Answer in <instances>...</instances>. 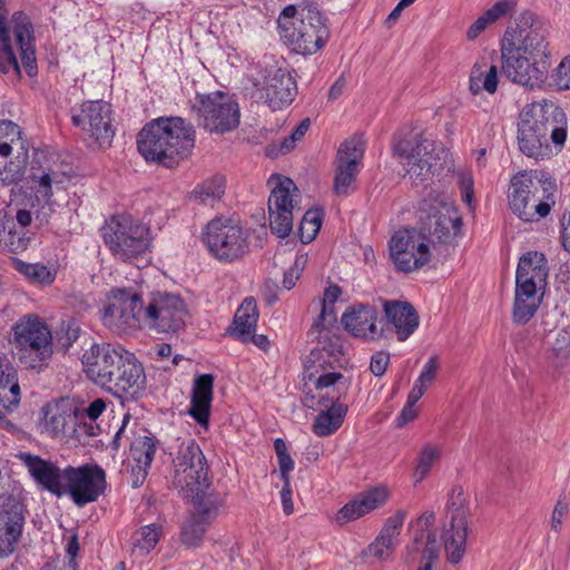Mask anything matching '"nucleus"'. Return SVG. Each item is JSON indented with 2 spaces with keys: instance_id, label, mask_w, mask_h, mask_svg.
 Wrapping results in <instances>:
<instances>
[{
  "instance_id": "obj_1",
  "label": "nucleus",
  "mask_w": 570,
  "mask_h": 570,
  "mask_svg": "<svg viewBox=\"0 0 570 570\" xmlns=\"http://www.w3.org/2000/svg\"><path fill=\"white\" fill-rule=\"evenodd\" d=\"M548 29L532 12L520 14L515 26L509 27L501 40V69L512 82L537 88L544 81L548 58Z\"/></svg>"
},
{
  "instance_id": "obj_2",
  "label": "nucleus",
  "mask_w": 570,
  "mask_h": 570,
  "mask_svg": "<svg viewBox=\"0 0 570 570\" xmlns=\"http://www.w3.org/2000/svg\"><path fill=\"white\" fill-rule=\"evenodd\" d=\"M568 119L564 111L552 101L542 100L525 105L518 122L520 151L535 160L552 155L550 140L562 148L568 136Z\"/></svg>"
},
{
  "instance_id": "obj_3",
  "label": "nucleus",
  "mask_w": 570,
  "mask_h": 570,
  "mask_svg": "<svg viewBox=\"0 0 570 570\" xmlns=\"http://www.w3.org/2000/svg\"><path fill=\"white\" fill-rule=\"evenodd\" d=\"M195 139L194 126L186 119L158 118L140 130L137 147L147 161L173 168L191 154Z\"/></svg>"
},
{
  "instance_id": "obj_4",
  "label": "nucleus",
  "mask_w": 570,
  "mask_h": 570,
  "mask_svg": "<svg viewBox=\"0 0 570 570\" xmlns=\"http://www.w3.org/2000/svg\"><path fill=\"white\" fill-rule=\"evenodd\" d=\"M277 22L284 42L301 55L317 52L330 37L326 19L313 8L297 11L295 6H287L283 9Z\"/></svg>"
},
{
  "instance_id": "obj_5",
  "label": "nucleus",
  "mask_w": 570,
  "mask_h": 570,
  "mask_svg": "<svg viewBox=\"0 0 570 570\" xmlns=\"http://www.w3.org/2000/svg\"><path fill=\"white\" fill-rule=\"evenodd\" d=\"M557 185L550 179H538L532 174L520 171L510 181L509 207L524 223H537L546 218L556 205Z\"/></svg>"
},
{
  "instance_id": "obj_6",
  "label": "nucleus",
  "mask_w": 570,
  "mask_h": 570,
  "mask_svg": "<svg viewBox=\"0 0 570 570\" xmlns=\"http://www.w3.org/2000/svg\"><path fill=\"white\" fill-rule=\"evenodd\" d=\"M101 237L111 255L121 262L144 255L150 246L149 228L129 215H115L107 219Z\"/></svg>"
},
{
  "instance_id": "obj_7",
  "label": "nucleus",
  "mask_w": 570,
  "mask_h": 570,
  "mask_svg": "<svg viewBox=\"0 0 570 570\" xmlns=\"http://www.w3.org/2000/svg\"><path fill=\"white\" fill-rule=\"evenodd\" d=\"M12 345L19 361L29 368H41L52 355V335L36 314L19 318L12 327Z\"/></svg>"
},
{
  "instance_id": "obj_8",
  "label": "nucleus",
  "mask_w": 570,
  "mask_h": 570,
  "mask_svg": "<svg viewBox=\"0 0 570 570\" xmlns=\"http://www.w3.org/2000/svg\"><path fill=\"white\" fill-rule=\"evenodd\" d=\"M202 242L210 255L223 263H232L249 250L247 232L238 223L223 216L206 224Z\"/></svg>"
},
{
  "instance_id": "obj_9",
  "label": "nucleus",
  "mask_w": 570,
  "mask_h": 570,
  "mask_svg": "<svg viewBox=\"0 0 570 570\" xmlns=\"http://www.w3.org/2000/svg\"><path fill=\"white\" fill-rule=\"evenodd\" d=\"M197 121L210 134H225L235 130L240 122L238 102L228 94L214 91L197 94L191 102Z\"/></svg>"
},
{
  "instance_id": "obj_10",
  "label": "nucleus",
  "mask_w": 570,
  "mask_h": 570,
  "mask_svg": "<svg viewBox=\"0 0 570 570\" xmlns=\"http://www.w3.org/2000/svg\"><path fill=\"white\" fill-rule=\"evenodd\" d=\"M145 305L141 295L134 288L115 287L107 295V303L101 309V321L112 332L144 324Z\"/></svg>"
},
{
  "instance_id": "obj_11",
  "label": "nucleus",
  "mask_w": 570,
  "mask_h": 570,
  "mask_svg": "<svg viewBox=\"0 0 570 570\" xmlns=\"http://www.w3.org/2000/svg\"><path fill=\"white\" fill-rule=\"evenodd\" d=\"M174 466L173 483L185 497H197L208 488L206 458L194 440L180 446Z\"/></svg>"
},
{
  "instance_id": "obj_12",
  "label": "nucleus",
  "mask_w": 570,
  "mask_h": 570,
  "mask_svg": "<svg viewBox=\"0 0 570 570\" xmlns=\"http://www.w3.org/2000/svg\"><path fill=\"white\" fill-rule=\"evenodd\" d=\"M141 315L142 325L158 333H177L186 325L188 308L179 295L157 292L151 294Z\"/></svg>"
},
{
  "instance_id": "obj_13",
  "label": "nucleus",
  "mask_w": 570,
  "mask_h": 570,
  "mask_svg": "<svg viewBox=\"0 0 570 570\" xmlns=\"http://www.w3.org/2000/svg\"><path fill=\"white\" fill-rule=\"evenodd\" d=\"M393 151L413 184L424 183L434 175L433 140L415 134L410 138L397 139L393 145Z\"/></svg>"
},
{
  "instance_id": "obj_14",
  "label": "nucleus",
  "mask_w": 570,
  "mask_h": 570,
  "mask_svg": "<svg viewBox=\"0 0 570 570\" xmlns=\"http://www.w3.org/2000/svg\"><path fill=\"white\" fill-rule=\"evenodd\" d=\"M390 256L397 271L412 273L431 259L429 238L416 229H400L392 236Z\"/></svg>"
},
{
  "instance_id": "obj_15",
  "label": "nucleus",
  "mask_w": 570,
  "mask_h": 570,
  "mask_svg": "<svg viewBox=\"0 0 570 570\" xmlns=\"http://www.w3.org/2000/svg\"><path fill=\"white\" fill-rule=\"evenodd\" d=\"M73 126L80 128L100 147L109 146L115 135L111 105L104 100H87L70 110Z\"/></svg>"
},
{
  "instance_id": "obj_16",
  "label": "nucleus",
  "mask_w": 570,
  "mask_h": 570,
  "mask_svg": "<svg viewBox=\"0 0 570 570\" xmlns=\"http://www.w3.org/2000/svg\"><path fill=\"white\" fill-rule=\"evenodd\" d=\"M268 183L274 185L268 199L271 230L277 237L285 238L293 229V197L297 187L292 179L278 175H273Z\"/></svg>"
},
{
  "instance_id": "obj_17",
  "label": "nucleus",
  "mask_w": 570,
  "mask_h": 570,
  "mask_svg": "<svg viewBox=\"0 0 570 570\" xmlns=\"http://www.w3.org/2000/svg\"><path fill=\"white\" fill-rule=\"evenodd\" d=\"M65 494L78 507L95 502L106 487V473L97 464H83L65 469Z\"/></svg>"
},
{
  "instance_id": "obj_18",
  "label": "nucleus",
  "mask_w": 570,
  "mask_h": 570,
  "mask_svg": "<svg viewBox=\"0 0 570 570\" xmlns=\"http://www.w3.org/2000/svg\"><path fill=\"white\" fill-rule=\"evenodd\" d=\"M257 97L271 109L281 110L291 105L296 96V82L286 69H266L254 82Z\"/></svg>"
},
{
  "instance_id": "obj_19",
  "label": "nucleus",
  "mask_w": 570,
  "mask_h": 570,
  "mask_svg": "<svg viewBox=\"0 0 570 570\" xmlns=\"http://www.w3.org/2000/svg\"><path fill=\"white\" fill-rule=\"evenodd\" d=\"M124 347L109 343L92 344L85 351L81 363L86 375L106 392H112L115 367L121 361Z\"/></svg>"
},
{
  "instance_id": "obj_20",
  "label": "nucleus",
  "mask_w": 570,
  "mask_h": 570,
  "mask_svg": "<svg viewBox=\"0 0 570 570\" xmlns=\"http://www.w3.org/2000/svg\"><path fill=\"white\" fill-rule=\"evenodd\" d=\"M364 151L365 144L362 136H353L340 146L335 160L334 191L336 195L346 196L354 188Z\"/></svg>"
},
{
  "instance_id": "obj_21",
  "label": "nucleus",
  "mask_w": 570,
  "mask_h": 570,
  "mask_svg": "<svg viewBox=\"0 0 570 570\" xmlns=\"http://www.w3.org/2000/svg\"><path fill=\"white\" fill-rule=\"evenodd\" d=\"M26 507L16 495L0 497V558L11 556L22 535Z\"/></svg>"
},
{
  "instance_id": "obj_22",
  "label": "nucleus",
  "mask_w": 570,
  "mask_h": 570,
  "mask_svg": "<svg viewBox=\"0 0 570 570\" xmlns=\"http://www.w3.org/2000/svg\"><path fill=\"white\" fill-rule=\"evenodd\" d=\"M326 348L313 350L305 357L303 381L309 390H327L342 386L345 377L335 371Z\"/></svg>"
},
{
  "instance_id": "obj_23",
  "label": "nucleus",
  "mask_w": 570,
  "mask_h": 570,
  "mask_svg": "<svg viewBox=\"0 0 570 570\" xmlns=\"http://www.w3.org/2000/svg\"><path fill=\"white\" fill-rule=\"evenodd\" d=\"M71 417H80V407L75 401L69 395L55 399L40 410L39 432L50 438H58L63 434Z\"/></svg>"
},
{
  "instance_id": "obj_24",
  "label": "nucleus",
  "mask_w": 570,
  "mask_h": 570,
  "mask_svg": "<svg viewBox=\"0 0 570 570\" xmlns=\"http://www.w3.org/2000/svg\"><path fill=\"white\" fill-rule=\"evenodd\" d=\"M379 311L371 305L352 306L342 316V323L354 337L375 341L382 336L379 325Z\"/></svg>"
},
{
  "instance_id": "obj_25",
  "label": "nucleus",
  "mask_w": 570,
  "mask_h": 570,
  "mask_svg": "<svg viewBox=\"0 0 570 570\" xmlns=\"http://www.w3.org/2000/svg\"><path fill=\"white\" fill-rule=\"evenodd\" d=\"M428 228L440 243H451L462 234L459 209L452 203L441 202L429 216Z\"/></svg>"
},
{
  "instance_id": "obj_26",
  "label": "nucleus",
  "mask_w": 570,
  "mask_h": 570,
  "mask_svg": "<svg viewBox=\"0 0 570 570\" xmlns=\"http://www.w3.org/2000/svg\"><path fill=\"white\" fill-rule=\"evenodd\" d=\"M19 458L28 468L32 478L47 491L57 497L65 494V469L31 453H20Z\"/></svg>"
},
{
  "instance_id": "obj_27",
  "label": "nucleus",
  "mask_w": 570,
  "mask_h": 570,
  "mask_svg": "<svg viewBox=\"0 0 570 570\" xmlns=\"http://www.w3.org/2000/svg\"><path fill=\"white\" fill-rule=\"evenodd\" d=\"M11 24L20 49L21 65L26 73L32 77L38 71L32 23L24 12L17 11L12 14Z\"/></svg>"
},
{
  "instance_id": "obj_28",
  "label": "nucleus",
  "mask_w": 570,
  "mask_h": 570,
  "mask_svg": "<svg viewBox=\"0 0 570 570\" xmlns=\"http://www.w3.org/2000/svg\"><path fill=\"white\" fill-rule=\"evenodd\" d=\"M389 495V490L385 487L371 488L341 508L337 512L336 521L344 524L357 520L384 505Z\"/></svg>"
},
{
  "instance_id": "obj_29",
  "label": "nucleus",
  "mask_w": 570,
  "mask_h": 570,
  "mask_svg": "<svg viewBox=\"0 0 570 570\" xmlns=\"http://www.w3.org/2000/svg\"><path fill=\"white\" fill-rule=\"evenodd\" d=\"M548 273L549 268L546 256L539 252H528L519 259L515 284L544 292Z\"/></svg>"
},
{
  "instance_id": "obj_30",
  "label": "nucleus",
  "mask_w": 570,
  "mask_h": 570,
  "mask_svg": "<svg viewBox=\"0 0 570 570\" xmlns=\"http://www.w3.org/2000/svg\"><path fill=\"white\" fill-rule=\"evenodd\" d=\"M383 309L399 341H406L417 330L420 318L410 303L403 301H385Z\"/></svg>"
},
{
  "instance_id": "obj_31",
  "label": "nucleus",
  "mask_w": 570,
  "mask_h": 570,
  "mask_svg": "<svg viewBox=\"0 0 570 570\" xmlns=\"http://www.w3.org/2000/svg\"><path fill=\"white\" fill-rule=\"evenodd\" d=\"M146 380L144 367L135 354L127 350L121 352V361L117 362L115 367L112 391L127 392L130 389L139 390Z\"/></svg>"
},
{
  "instance_id": "obj_32",
  "label": "nucleus",
  "mask_w": 570,
  "mask_h": 570,
  "mask_svg": "<svg viewBox=\"0 0 570 570\" xmlns=\"http://www.w3.org/2000/svg\"><path fill=\"white\" fill-rule=\"evenodd\" d=\"M543 295V291L515 284L512 306L513 322L517 324L528 323L538 312Z\"/></svg>"
},
{
  "instance_id": "obj_33",
  "label": "nucleus",
  "mask_w": 570,
  "mask_h": 570,
  "mask_svg": "<svg viewBox=\"0 0 570 570\" xmlns=\"http://www.w3.org/2000/svg\"><path fill=\"white\" fill-rule=\"evenodd\" d=\"M32 188L36 197L42 199L45 203L52 205L56 204L53 196L63 193L70 181V177L59 170L43 171L41 175H32Z\"/></svg>"
},
{
  "instance_id": "obj_34",
  "label": "nucleus",
  "mask_w": 570,
  "mask_h": 570,
  "mask_svg": "<svg viewBox=\"0 0 570 570\" xmlns=\"http://www.w3.org/2000/svg\"><path fill=\"white\" fill-rule=\"evenodd\" d=\"M450 523L444 528L443 541L446 560L451 564H458L462 561L466 550L468 522Z\"/></svg>"
},
{
  "instance_id": "obj_35",
  "label": "nucleus",
  "mask_w": 570,
  "mask_h": 570,
  "mask_svg": "<svg viewBox=\"0 0 570 570\" xmlns=\"http://www.w3.org/2000/svg\"><path fill=\"white\" fill-rule=\"evenodd\" d=\"M30 236L27 230L19 229L13 217L0 212V246L11 253L27 249Z\"/></svg>"
},
{
  "instance_id": "obj_36",
  "label": "nucleus",
  "mask_w": 570,
  "mask_h": 570,
  "mask_svg": "<svg viewBox=\"0 0 570 570\" xmlns=\"http://www.w3.org/2000/svg\"><path fill=\"white\" fill-rule=\"evenodd\" d=\"M258 321V311L253 297H246L237 308L233 332L242 341H247L256 328Z\"/></svg>"
},
{
  "instance_id": "obj_37",
  "label": "nucleus",
  "mask_w": 570,
  "mask_h": 570,
  "mask_svg": "<svg viewBox=\"0 0 570 570\" xmlns=\"http://www.w3.org/2000/svg\"><path fill=\"white\" fill-rule=\"evenodd\" d=\"M7 8L0 7V71L3 73L12 72L13 76H20V66L12 50L10 42V32L6 26Z\"/></svg>"
},
{
  "instance_id": "obj_38",
  "label": "nucleus",
  "mask_w": 570,
  "mask_h": 570,
  "mask_svg": "<svg viewBox=\"0 0 570 570\" xmlns=\"http://www.w3.org/2000/svg\"><path fill=\"white\" fill-rule=\"evenodd\" d=\"M470 91L479 95L487 91L492 95L498 89L499 76L498 68L494 65L487 67L485 65L475 63L470 73Z\"/></svg>"
},
{
  "instance_id": "obj_39",
  "label": "nucleus",
  "mask_w": 570,
  "mask_h": 570,
  "mask_svg": "<svg viewBox=\"0 0 570 570\" xmlns=\"http://www.w3.org/2000/svg\"><path fill=\"white\" fill-rule=\"evenodd\" d=\"M12 266L30 283L36 285L49 286L57 277V271L55 268L40 263H28L19 258H13Z\"/></svg>"
},
{
  "instance_id": "obj_40",
  "label": "nucleus",
  "mask_w": 570,
  "mask_h": 570,
  "mask_svg": "<svg viewBox=\"0 0 570 570\" xmlns=\"http://www.w3.org/2000/svg\"><path fill=\"white\" fill-rule=\"evenodd\" d=\"M163 535V528L158 523L140 527L131 535V551L137 557L147 556L156 548Z\"/></svg>"
},
{
  "instance_id": "obj_41",
  "label": "nucleus",
  "mask_w": 570,
  "mask_h": 570,
  "mask_svg": "<svg viewBox=\"0 0 570 570\" xmlns=\"http://www.w3.org/2000/svg\"><path fill=\"white\" fill-rule=\"evenodd\" d=\"M346 413L347 406H337L332 411L318 413L312 424L313 433L320 438L334 434L342 426Z\"/></svg>"
},
{
  "instance_id": "obj_42",
  "label": "nucleus",
  "mask_w": 570,
  "mask_h": 570,
  "mask_svg": "<svg viewBox=\"0 0 570 570\" xmlns=\"http://www.w3.org/2000/svg\"><path fill=\"white\" fill-rule=\"evenodd\" d=\"M407 512L405 510H397L393 515L389 517L381 529L379 537L375 539V547L382 546L394 551L397 539L401 534Z\"/></svg>"
},
{
  "instance_id": "obj_43",
  "label": "nucleus",
  "mask_w": 570,
  "mask_h": 570,
  "mask_svg": "<svg viewBox=\"0 0 570 570\" xmlns=\"http://www.w3.org/2000/svg\"><path fill=\"white\" fill-rule=\"evenodd\" d=\"M156 453L154 435L148 430L138 432L130 444V458L135 463L151 464Z\"/></svg>"
},
{
  "instance_id": "obj_44",
  "label": "nucleus",
  "mask_w": 570,
  "mask_h": 570,
  "mask_svg": "<svg viewBox=\"0 0 570 570\" xmlns=\"http://www.w3.org/2000/svg\"><path fill=\"white\" fill-rule=\"evenodd\" d=\"M342 295V289L340 286L331 284L324 289L323 301H322V312L317 320L314 323L315 327L324 328L328 325H332L336 322V308L335 303Z\"/></svg>"
},
{
  "instance_id": "obj_45",
  "label": "nucleus",
  "mask_w": 570,
  "mask_h": 570,
  "mask_svg": "<svg viewBox=\"0 0 570 570\" xmlns=\"http://www.w3.org/2000/svg\"><path fill=\"white\" fill-rule=\"evenodd\" d=\"M441 456V450L439 446L426 443L423 445L417 454L416 464L414 468V480L415 483L422 482L430 473L432 466L439 461Z\"/></svg>"
},
{
  "instance_id": "obj_46",
  "label": "nucleus",
  "mask_w": 570,
  "mask_h": 570,
  "mask_svg": "<svg viewBox=\"0 0 570 570\" xmlns=\"http://www.w3.org/2000/svg\"><path fill=\"white\" fill-rule=\"evenodd\" d=\"M213 394H191L187 414L202 428L208 429Z\"/></svg>"
},
{
  "instance_id": "obj_47",
  "label": "nucleus",
  "mask_w": 570,
  "mask_h": 570,
  "mask_svg": "<svg viewBox=\"0 0 570 570\" xmlns=\"http://www.w3.org/2000/svg\"><path fill=\"white\" fill-rule=\"evenodd\" d=\"M225 186V178L215 176L210 180L197 186L194 190V196L204 204H213L224 196Z\"/></svg>"
},
{
  "instance_id": "obj_48",
  "label": "nucleus",
  "mask_w": 570,
  "mask_h": 570,
  "mask_svg": "<svg viewBox=\"0 0 570 570\" xmlns=\"http://www.w3.org/2000/svg\"><path fill=\"white\" fill-rule=\"evenodd\" d=\"M199 493L197 497L191 495L195 499V508L196 511L193 514L194 517H198L205 522L210 523L213 519L216 518L220 507L223 505V500L216 495H204Z\"/></svg>"
},
{
  "instance_id": "obj_49",
  "label": "nucleus",
  "mask_w": 570,
  "mask_h": 570,
  "mask_svg": "<svg viewBox=\"0 0 570 570\" xmlns=\"http://www.w3.org/2000/svg\"><path fill=\"white\" fill-rule=\"evenodd\" d=\"M323 213L320 209L307 210L299 224L298 233L303 244L311 243L322 227Z\"/></svg>"
},
{
  "instance_id": "obj_50",
  "label": "nucleus",
  "mask_w": 570,
  "mask_h": 570,
  "mask_svg": "<svg viewBox=\"0 0 570 570\" xmlns=\"http://www.w3.org/2000/svg\"><path fill=\"white\" fill-rule=\"evenodd\" d=\"M209 523L191 515L181 529V541L187 547H198Z\"/></svg>"
},
{
  "instance_id": "obj_51",
  "label": "nucleus",
  "mask_w": 570,
  "mask_h": 570,
  "mask_svg": "<svg viewBox=\"0 0 570 570\" xmlns=\"http://www.w3.org/2000/svg\"><path fill=\"white\" fill-rule=\"evenodd\" d=\"M107 402L104 399H96L87 407L80 409V417L78 419L88 417L91 421L89 424L85 423L86 433L89 436H97L101 433L99 424L95 421L105 412Z\"/></svg>"
},
{
  "instance_id": "obj_52",
  "label": "nucleus",
  "mask_w": 570,
  "mask_h": 570,
  "mask_svg": "<svg viewBox=\"0 0 570 570\" xmlns=\"http://www.w3.org/2000/svg\"><path fill=\"white\" fill-rule=\"evenodd\" d=\"M302 403L304 406L317 411L318 413L326 410L332 411V409L337 406H347L340 401V397H334L330 394H305L302 399Z\"/></svg>"
},
{
  "instance_id": "obj_53",
  "label": "nucleus",
  "mask_w": 570,
  "mask_h": 570,
  "mask_svg": "<svg viewBox=\"0 0 570 570\" xmlns=\"http://www.w3.org/2000/svg\"><path fill=\"white\" fill-rule=\"evenodd\" d=\"M465 498L463 490L461 488H454L450 492L448 502H446V509L451 514L450 523H459L458 519H461L462 522L466 521V510H465Z\"/></svg>"
},
{
  "instance_id": "obj_54",
  "label": "nucleus",
  "mask_w": 570,
  "mask_h": 570,
  "mask_svg": "<svg viewBox=\"0 0 570 570\" xmlns=\"http://www.w3.org/2000/svg\"><path fill=\"white\" fill-rule=\"evenodd\" d=\"M274 450L277 456L281 479L284 483H287V480H289V472L294 470L295 462L292 459L287 444L283 439L278 438L274 441Z\"/></svg>"
},
{
  "instance_id": "obj_55",
  "label": "nucleus",
  "mask_w": 570,
  "mask_h": 570,
  "mask_svg": "<svg viewBox=\"0 0 570 570\" xmlns=\"http://www.w3.org/2000/svg\"><path fill=\"white\" fill-rule=\"evenodd\" d=\"M439 367L438 356H431L423 365L422 371L414 383L413 392H424L428 390L435 380Z\"/></svg>"
},
{
  "instance_id": "obj_56",
  "label": "nucleus",
  "mask_w": 570,
  "mask_h": 570,
  "mask_svg": "<svg viewBox=\"0 0 570 570\" xmlns=\"http://www.w3.org/2000/svg\"><path fill=\"white\" fill-rule=\"evenodd\" d=\"M440 546L435 532H429L422 549L421 562L417 570H432L433 563L439 558Z\"/></svg>"
},
{
  "instance_id": "obj_57",
  "label": "nucleus",
  "mask_w": 570,
  "mask_h": 570,
  "mask_svg": "<svg viewBox=\"0 0 570 570\" xmlns=\"http://www.w3.org/2000/svg\"><path fill=\"white\" fill-rule=\"evenodd\" d=\"M20 392L17 370L4 357L0 356V391Z\"/></svg>"
},
{
  "instance_id": "obj_58",
  "label": "nucleus",
  "mask_w": 570,
  "mask_h": 570,
  "mask_svg": "<svg viewBox=\"0 0 570 570\" xmlns=\"http://www.w3.org/2000/svg\"><path fill=\"white\" fill-rule=\"evenodd\" d=\"M0 135L7 138V140L0 141V156L8 157L12 151L11 145L20 139V128L10 120H2L0 121Z\"/></svg>"
},
{
  "instance_id": "obj_59",
  "label": "nucleus",
  "mask_w": 570,
  "mask_h": 570,
  "mask_svg": "<svg viewBox=\"0 0 570 570\" xmlns=\"http://www.w3.org/2000/svg\"><path fill=\"white\" fill-rule=\"evenodd\" d=\"M421 396L422 394H409L406 403L396 416L395 424L397 428H403L416 419L420 413L417 403Z\"/></svg>"
},
{
  "instance_id": "obj_60",
  "label": "nucleus",
  "mask_w": 570,
  "mask_h": 570,
  "mask_svg": "<svg viewBox=\"0 0 570 570\" xmlns=\"http://www.w3.org/2000/svg\"><path fill=\"white\" fill-rule=\"evenodd\" d=\"M309 125L311 120L308 118L303 119L292 131V134L282 140L281 151L288 153L294 149L296 142L299 141L307 132Z\"/></svg>"
},
{
  "instance_id": "obj_61",
  "label": "nucleus",
  "mask_w": 570,
  "mask_h": 570,
  "mask_svg": "<svg viewBox=\"0 0 570 570\" xmlns=\"http://www.w3.org/2000/svg\"><path fill=\"white\" fill-rule=\"evenodd\" d=\"M515 7L514 0H500L495 2L491 8H489L483 14L490 21V23H494L499 19L508 16L513 11Z\"/></svg>"
},
{
  "instance_id": "obj_62",
  "label": "nucleus",
  "mask_w": 570,
  "mask_h": 570,
  "mask_svg": "<svg viewBox=\"0 0 570 570\" xmlns=\"http://www.w3.org/2000/svg\"><path fill=\"white\" fill-rule=\"evenodd\" d=\"M554 85L560 90L570 89V56L561 60L553 73Z\"/></svg>"
},
{
  "instance_id": "obj_63",
  "label": "nucleus",
  "mask_w": 570,
  "mask_h": 570,
  "mask_svg": "<svg viewBox=\"0 0 570 570\" xmlns=\"http://www.w3.org/2000/svg\"><path fill=\"white\" fill-rule=\"evenodd\" d=\"M552 352L556 357L567 358L570 355V333L568 331H559L552 344Z\"/></svg>"
},
{
  "instance_id": "obj_64",
  "label": "nucleus",
  "mask_w": 570,
  "mask_h": 570,
  "mask_svg": "<svg viewBox=\"0 0 570 570\" xmlns=\"http://www.w3.org/2000/svg\"><path fill=\"white\" fill-rule=\"evenodd\" d=\"M389 363L390 353L386 351H377L371 357L370 370L376 376L383 375Z\"/></svg>"
}]
</instances>
